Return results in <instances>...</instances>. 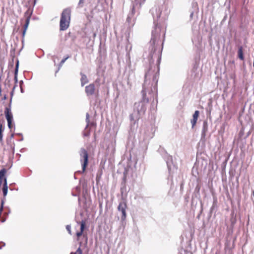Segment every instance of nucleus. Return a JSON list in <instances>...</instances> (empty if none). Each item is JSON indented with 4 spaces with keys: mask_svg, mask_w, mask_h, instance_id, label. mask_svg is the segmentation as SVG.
Wrapping results in <instances>:
<instances>
[{
    "mask_svg": "<svg viewBox=\"0 0 254 254\" xmlns=\"http://www.w3.org/2000/svg\"><path fill=\"white\" fill-rule=\"evenodd\" d=\"M18 67H19V61L17 60L16 65H15V68L14 70V81H15V84H16L18 82V78H17V74H18Z\"/></svg>",
    "mask_w": 254,
    "mask_h": 254,
    "instance_id": "nucleus-14",
    "label": "nucleus"
},
{
    "mask_svg": "<svg viewBox=\"0 0 254 254\" xmlns=\"http://www.w3.org/2000/svg\"><path fill=\"white\" fill-rule=\"evenodd\" d=\"M5 219H4V218H2L1 219V222H4L5 221Z\"/></svg>",
    "mask_w": 254,
    "mask_h": 254,
    "instance_id": "nucleus-40",
    "label": "nucleus"
},
{
    "mask_svg": "<svg viewBox=\"0 0 254 254\" xmlns=\"http://www.w3.org/2000/svg\"><path fill=\"white\" fill-rule=\"evenodd\" d=\"M85 121L87 123V125H86V127L85 128V130H86L87 128V127H88V126H89V123H90L89 119L86 118Z\"/></svg>",
    "mask_w": 254,
    "mask_h": 254,
    "instance_id": "nucleus-28",
    "label": "nucleus"
},
{
    "mask_svg": "<svg viewBox=\"0 0 254 254\" xmlns=\"http://www.w3.org/2000/svg\"><path fill=\"white\" fill-rule=\"evenodd\" d=\"M66 229L70 235H71V227L70 225H67Z\"/></svg>",
    "mask_w": 254,
    "mask_h": 254,
    "instance_id": "nucleus-27",
    "label": "nucleus"
},
{
    "mask_svg": "<svg viewBox=\"0 0 254 254\" xmlns=\"http://www.w3.org/2000/svg\"><path fill=\"white\" fill-rule=\"evenodd\" d=\"M16 86H17V85L15 84V85L13 86L12 90L14 91V89H15V87H16Z\"/></svg>",
    "mask_w": 254,
    "mask_h": 254,
    "instance_id": "nucleus-39",
    "label": "nucleus"
},
{
    "mask_svg": "<svg viewBox=\"0 0 254 254\" xmlns=\"http://www.w3.org/2000/svg\"><path fill=\"white\" fill-rule=\"evenodd\" d=\"M122 167V169H123V172H118V173L119 174H122L123 173V174L124 175H127L128 172V168H127L126 167H123V166H121Z\"/></svg>",
    "mask_w": 254,
    "mask_h": 254,
    "instance_id": "nucleus-21",
    "label": "nucleus"
},
{
    "mask_svg": "<svg viewBox=\"0 0 254 254\" xmlns=\"http://www.w3.org/2000/svg\"><path fill=\"white\" fill-rule=\"evenodd\" d=\"M135 13V5H133L131 11L129 13L127 18V21L128 23L129 24L133 25L134 21L135 19V17H134Z\"/></svg>",
    "mask_w": 254,
    "mask_h": 254,
    "instance_id": "nucleus-8",
    "label": "nucleus"
},
{
    "mask_svg": "<svg viewBox=\"0 0 254 254\" xmlns=\"http://www.w3.org/2000/svg\"><path fill=\"white\" fill-rule=\"evenodd\" d=\"M20 90H21V92L22 93H23V88H22V87H20Z\"/></svg>",
    "mask_w": 254,
    "mask_h": 254,
    "instance_id": "nucleus-41",
    "label": "nucleus"
},
{
    "mask_svg": "<svg viewBox=\"0 0 254 254\" xmlns=\"http://www.w3.org/2000/svg\"><path fill=\"white\" fill-rule=\"evenodd\" d=\"M100 78H97L94 81V83H93L95 84V86H99L100 85Z\"/></svg>",
    "mask_w": 254,
    "mask_h": 254,
    "instance_id": "nucleus-23",
    "label": "nucleus"
},
{
    "mask_svg": "<svg viewBox=\"0 0 254 254\" xmlns=\"http://www.w3.org/2000/svg\"><path fill=\"white\" fill-rule=\"evenodd\" d=\"M82 252L80 248H78L75 253H71L70 254H82Z\"/></svg>",
    "mask_w": 254,
    "mask_h": 254,
    "instance_id": "nucleus-24",
    "label": "nucleus"
},
{
    "mask_svg": "<svg viewBox=\"0 0 254 254\" xmlns=\"http://www.w3.org/2000/svg\"><path fill=\"white\" fill-rule=\"evenodd\" d=\"M80 231L76 232V236L77 237V240L79 241L80 237L83 235V232L85 228V222L84 221H81L80 222Z\"/></svg>",
    "mask_w": 254,
    "mask_h": 254,
    "instance_id": "nucleus-10",
    "label": "nucleus"
},
{
    "mask_svg": "<svg viewBox=\"0 0 254 254\" xmlns=\"http://www.w3.org/2000/svg\"><path fill=\"white\" fill-rule=\"evenodd\" d=\"M2 133L0 132V141H1L2 140Z\"/></svg>",
    "mask_w": 254,
    "mask_h": 254,
    "instance_id": "nucleus-32",
    "label": "nucleus"
},
{
    "mask_svg": "<svg viewBox=\"0 0 254 254\" xmlns=\"http://www.w3.org/2000/svg\"><path fill=\"white\" fill-rule=\"evenodd\" d=\"M193 12H191V13H190V17L191 18H192V16H193Z\"/></svg>",
    "mask_w": 254,
    "mask_h": 254,
    "instance_id": "nucleus-38",
    "label": "nucleus"
},
{
    "mask_svg": "<svg viewBox=\"0 0 254 254\" xmlns=\"http://www.w3.org/2000/svg\"><path fill=\"white\" fill-rule=\"evenodd\" d=\"M153 18L154 26L151 32V38L150 41L149 60L154 61L157 59L158 64L160 63L161 59V54L163 49V44L164 40L165 31L161 29L160 25L158 23V20L161 14V10L159 6H154L150 10Z\"/></svg>",
    "mask_w": 254,
    "mask_h": 254,
    "instance_id": "nucleus-2",
    "label": "nucleus"
},
{
    "mask_svg": "<svg viewBox=\"0 0 254 254\" xmlns=\"http://www.w3.org/2000/svg\"><path fill=\"white\" fill-rule=\"evenodd\" d=\"M149 61V67L148 70L145 72L144 76V82L142 86L141 91L142 99L140 101L135 102L133 106V113L130 115L129 119L130 122V128L131 130H134L138 127L137 121L142 115H144L147 109V105L149 102V99L146 97L147 86L148 83L147 79L152 77L151 86H153L154 90H157V85L159 76V64L157 62L154 64L153 61Z\"/></svg>",
    "mask_w": 254,
    "mask_h": 254,
    "instance_id": "nucleus-1",
    "label": "nucleus"
},
{
    "mask_svg": "<svg viewBox=\"0 0 254 254\" xmlns=\"http://www.w3.org/2000/svg\"><path fill=\"white\" fill-rule=\"evenodd\" d=\"M12 121H9V122H7L8 127L9 129H11L12 127Z\"/></svg>",
    "mask_w": 254,
    "mask_h": 254,
    "instance_id": "nucleus-30",
    "label": "nucleus"
},
{
    "mask_svg": "<svg viewBox=\"0 0 254 254\" xmlns=\"http://www.w3.org/2000/svg\"><path fill=\"white\" fill-rule=\"evenodd\" d=\"M13 94H14V91L12 90L10 92V103H9L11 104V101H12V97L13 96Z\"/></svg>",
    "mask_w": 254,
    "mask_h": 254,
    "instance_id": "nucleus-29",
    "label": "nucleus"
},
{
    "mask_svg": "<svg viewBox=\"0 0 254 254\" xmlns=\"http://www.w3.org/2000/svg\"><path fill=\"white\" fill-rule=\"evenodd\" d=\"M238 57L241 60H244V57L243 55V48L242 46H240L238 49Z\"/></svg>",
    "mask_w": 254,
    "mask_h": 254,
    "instance_id": "nucleus-17",
    "label": "nucleus"
},
{
    "mask_svg": "<svg viewBox=\"0 0 254 254\" xmlns=\"http://www.w3.org/2000/svg\"><path fill=\"white\" fill-rule=\"evenodd\" d=\"M32 13L33 9L29 7L28 9L26 10V11L24 13V17L26 18V19H27L28 18L29 20H30Z\"/></svg>",
    "mask_w": 254,
    "mask_h": 254,
    "instance_id": "nucleus-15",
    "label": "nucleus"
},
{
    "mask_svg": "<svg viewBox=\"0 0 254 254\" xmlns=\"http://www.w3.org/2000/svg\"><path fill=\"white\" fill-rule=\"evenodd\" d=\"M86 118L89 119V115L88 113L86 114Z\"/></svg>",
    "mask_w": 254,
    "mask_h": 254,
    "instance_id": "nucleus-36",
    "label": "nucleus"
},
{
    "mask_svg": "<svg viewBox=\"0 0 254 254\" xmlns=\"http://www.w3.org/2000/svg\"><path fill=\"white\" fill-rule=\"evenodd\" d=\"M54 62L55 64H56V62H55V60L54 61Z\"/></svg>",
    "mask_w": 254,
    "mask_h": 254,
    "instance_id": "nucleus-47",
    "label": "nucleus"
},
{
    "mask_svg": "<svg viewBox=\"0 0 254 254\" xmlns=\"http://www.w3.org/2000/svg\"><path fill=\"white\" fill-rule=\"evenodd\" d=\"M70 34H71V32H69L68 33V35L69 36H70Z\"/></svg>",
    "mask_w": 254,
    "mask_h": 254,
    "instance_id": "nucleus-44",
    "label": "nucleus"
},
{
    "mask_svg": "<svg viewBox=\"0 0 254 254\" xmlns=\"http://www.w3.org/2000/svg\"><path fill=\"white\" fill-rule=\"evenodd\" d=\"M89 125L91 126H94V123H89Z\"/></svg>",
    "mask_w": 254,
    "mask_h": 254,
    "instance_id": "nucleus-37",
    "label": "nucleus"
},
{
    "mask_svg": "<svg viewBox=\"0 0 254 254\" xmlns=\"http://www.w3.org/2000/svg\"><path fill=\"white\" fill-rule=\"evenodd\" d=\"M2 190L3 195V197H4V198L3 199H5V197L7 194V191H8L7 184H6L5 183V185H3V186L2 188Z\"/></svg>",
    "mask_w": 254,
    "mask_h": 254,
    "instance_id": "nucleus-19",
    "label": "nucleus"
},
{
    "mask_svg": "<svg viewBox=\"0 0 254 254\" xmlns=\"http://www.w3.org/2000/svg\"><path fill=\"white\" fill-rule=\"evenodd\" d=\"M159 151L160 152L162 151V155L166 161L169 173L170 175L177 173L178 167L173 162L172 156L169 155L165 150H163V149L160 148Z\"/></svg>",
    "mask_w": 254,
    "mask_h": 254,
    "instance_id": "nucleus-3",
    "label": "nucleus"
},
{
    "mask_svg": "<svg viewBox=\"0 0 254 254\" xmlns=\"http://www.w3.org/2000/svg\"><path fill=\"white\" fill-rule=\"evenodd\" d=\"M80 161L82 163V172L85 170L88 163V154L87 151L83 148L80 149Z\"/></svg>",
    "mask_w": 254,
    "mask_h": 254,
    "instance_id": "nucleus-5",
    "label": "nucleus"
},
{
    "mask_svg": "<svg viewBox=\"0 0 254 254\" xmlns=\"http://www.w3.org/2000/svg\"><path fill=\"white\" fill-rule=\"evenodd\" d=\"M71 11L68 8L64 9L61 14L60 22V29L61 31L66 30L69 26L70 20Z\"/></svg>",
    "mask_w": 254,
    "mask_h": 254,
    "instance_id": "nucleus-4",
    "label": "nucleus"
},
{
    "mask_svg": "<svg viewBox=\"0 0 254 254\" xmlns=\"http://www.w3.org/2000/svg\"><path fill=\"white\" fill-rule=\"evenodd\" d=\"M253 196L254 197V190L253 191Z\"/></svg>",
    "mask_w": 254,
    "mask_h": 254,
    "instance_id": "nucleus-45",
    "label": "nucleus"
},
{
    "mask_svg": "<svg viewBox=\"0 0 254 254\" xmlns=\"http://www.w3.org/2000/svg\"><path fill=\"white\" fill-rule=\"evenodd\" d=\"M199 114V112L197 110L194 112V113L193 115V118L191 120V124L192 125V128H193L194 126L195 125L196 122L197 121V119Z\"/></svg>",
    "mask_w": 254,
    "mask_h": 254,
    "instance_id": "nucleus-12",
    "label": "nucleus"
},
{
    "mask_svg": "<svg viewBox=\"0 0 254 254\" xmlns=\"http://www.w3.org/2000/svg\"><path fill=\"white\" fill-rule=\"evenodd\" d=\"M3 72V68H2V69H1V72Z\"/></svg>",
    "mask_w": 254,
    "mask_h": 254,
    "instance_id": "nucleus-46",
    "label": "nucleus"
},
{
    "mask_svg": "<svg viewBox=\"0 0 254 254\" xmlns=\"http://www.w3.org/2000/svg\"><path fill=\"white\" fill-rule=\"evenodd\" d=\"M3 131V128H2V126L1 124H0V132L2 133Z\"/></svg>",
    "mask_w": 254,
    "mask_h": 254,
    "instance_id": "nucleus-31",
    "label": "nucleus"
},
{
    "mask_svg": "<svg viewBox=\"0 0 254 254\" xmlns=\"http://www.w3.org/2000/svg\"><path fill=\"white\" fill-rule=\"evenodd\" d=\"M7 172V169L5 168H2L0 170V175H5Z\"/></svg>",
    "mask_w": 254,
    "mask_h": 254,
    "instance_id": "nucleus-25",
    "label": "nucleus"
},
{
    "mask_svg": "<svg viewBox=\"0 0 254 254\" xmlns=\"http://www.w3.org/2000/svg\"><path fill=\"white\" fill-rule=\"evenodd\" d=\"M7 99V96L6 95H4V96H3V97L2 98V100H6Z\"/></svg>",
    "mask_w": 254,
    "mask_h": 254,
    "instance_id": "nucleus-35",
    "label": "nucleus"
},
{
    "mask_svg": "<svg viewBox=\"0 0 254 254\" xmlns=\"http://www.w3.org/2000/svg\"><path fill=\"white\" fill-rule=\"evenodd\" d=\"M83 1H84V0H79L78 5H80V4L83 3V2H84Z\"/></svg>",
    "mask_w": 254,
    "mask_h": 254,
    "instance_id": "nucleus-33",
    "label": "nucleus"
},
{
    "mask_svg": "<svg viewBox=\"0 0 254 254\" xmlns=\"http://www.w3.org/2000/svg\"><path fill=\"white\" fill-rule=\"evenodd\" d=\"M69 58V56H67L65 58H64L58 64V69L55 72V74H56L60 70L61 68L62 67L63 64L65 63L66 60H67Z\"/></svg>",
    "mask_w": 254,
    "mask_h": 254,
    "instance_id": "nucleus-16",
    "label": "nucleus"
},
{
    "mask_svg": "<svg viewBox=\"0 0 254 254\" xmlns=\"http://www.w3.org/2000/svg\"><path fill=\"white\" fill-rule=\"evenodd\" d=\"M1 95V88H0V96Z\"/></svg>",
    "mask_w": 254,
    "mask_h": 254,
    "instance_id": "nucleus-42",
    "label": "nucleus"
},
{
    "mask_svg": "<svg viewBox=\"0 0 254 254\" xmlns=\"http://www.w3.org/2000/svg\"><path fill=\"white\" fill-rule=\"evenodd\" d=\"M29 22H30V20H29V19L28 18L27 19H26L25 20V23L24 25V27H23V32H22V37H23V39L24 38V37L25 35V33H26V31L27 30V29L28 28V26L29 24Z\"/></svg>",
    "mask_w": 254,
    "mask_h": 254,
    "instance_id": "nucleus-18",
    "label": "nucleus"
},
{
    "mask_svg": "<svg viewBox=\"0 0 254 254\" xmlns=\"http://www.w3.org/2000/svg\"><path fill=\"white\" fill-rule=\"evenodd\" d=\"M4 114L5 116L7 122L9 121H12L13 120V116L11 112V104L9 103L8 107H6L4 111Z\"/></svg>",
    "mask_w": 254,
    "mask_h": 254,
    "instance_id": "nucleus-9",
    "label": "nucleus"
},
{
    "mask_svg": "<svg viewBox=\"0 0 254 254\" xmlns=\"http://www.w3.org/2000/svg\"><path fill=\"white\" fill-rule=\"evenodd\" d=\"M90 130H86L83 132V136H89L90 135Z\"/></svg>",
    "mask_w": 254,
    "mask_h": 254,
    "instance_id": "nucleus-26",
    "label": "nucleus"
},
{
    "mask_svg": "<svg viewBox=\"0 0 254 254\" xmlns=\"http://www.w3.org/2000/svg\"><path fill=\"white\" fill-rule=\"evenodd\" d=\"M4 203V199H2L1 201V205L0 207V212L2 213L3 209V205Z\"/></svg>",
    "mask_w": 254,
    "mask_h": 254,
    "instance_id": "nucleus-22",
    "label": "nucleus"
},
{
    "mask_svg": "<svg viewBox=\"0 0 254 254\" xmlns=\"http://www.w3.org/2000/svg\"><path fill=\"white\" fill-rule=\"evenodd\" d=\"M5 183L7 184L6 179L5 178V176H0V187L2 185H5Z\"/></svg>",
    "mask_w": 254,
    "mask_h": 254,
    "instance_id": "nucleus-20",
    "label": "nucleus"
},
{
    "mask_svg": "<svg viewBox=\"0 0 254 254\" xmlns=\"http://www.w3.org/2000/svg\"><path fill=\"white\" fill-rule=\"evenodd\" d=\"M127 208V202L125 200L123 199L122 201L119 203L118 207V210L122 212V215L121 219L123 221H124L126 219V209Z\"/></svg>",
    "mask_w": 254,
    "mask_h": 254,
    "instance_id": "nucleus-6",
    "label": "nucleus"
},
{
    "mask_svg": "<svg viewBox=\"0 0 254 254\" xmlns=\"http://www.w3.org/2000/svg\"><path fill=\"white\" fill-rule=\"evenodd\" d=\"M13 136H14L13 134H12L11 135V138H12V137H13Z\"/></svg>",
    "mask_w": 254,
    "mask_h": 254,
    "instance_id": "nucleus-43",
    "label": "nucleus"
},
{
    "mask_svg": "<svg viewBox=\"0 0 254 254\" xmlns=\"http://www.w3.org/2000/svg\"><path fill=\"white\" fill-rule=\"evenodd\" d=\"M80 75L81 76L80 81H81V85L83 87L85 84L88 82V79L87 78V76L83 73L82 72H80Z\"/></svg>",
    "mask_w": 254,
    "mask_h": 254,
    "instance_id": "nucleus-13",
    "label": "nucleus"
},
{
    "mask_svg": "<svg viewBox=\"0 0 254 254\" xmlns=\"http://www.w3.org/2000/svg\"><path fill=\"white\" fill-rule=\"evenodd\" d=\"M208 123L207 122V121H205L203 122V127H202V131H201V138H205V136H206V133L207 132V130H208Z\"/></svg>",
    "mask_w": 254,
    "mask_h": 254,
    "instance_id": "nucleus-11",
    "label": "nucleus"
},
{
    "mask_svg": "<svg viewBox=\"0 0 254 254\" xmlns=\"http://www.w3.org/2000/svg\"><path fill=\"white\" fill-rule=\"evenodd\" d=\"M95 86L94 83H91L85 88V92L88 97L93 95L95 93Z\"/></svg>",
    "mask_w": 254,
    "mask_h": 254,
    "instance_id": "nucleus-7",
    "label": "nucleus"
},
{
    "mask_svg": "<svg viewBox=\"0 0 254 254\" xmlns=\"http://www.w3.org/2000/svg\"><path fill=\"white\" fill-rule=\"evenodd\" d=\"M23 83V81L22 80H20L19 81L20 87H21Z\"/></svg>",
    "mask_w": 254,
    "mask_h": 254,
    "instance_id": "nucleus-34",
    "label": "nucleus"
}]
</instances>
